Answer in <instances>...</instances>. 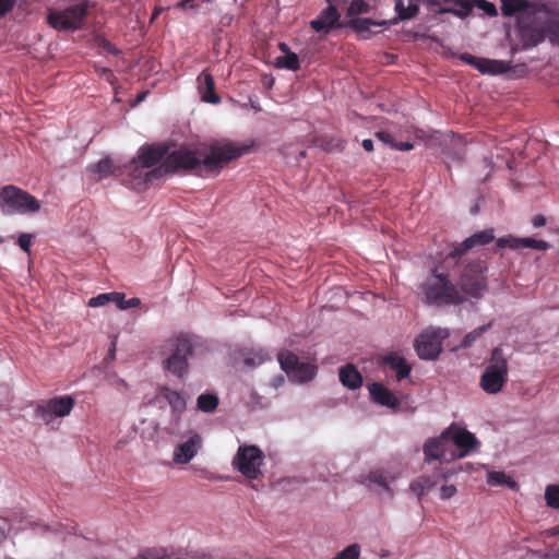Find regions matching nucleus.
Listing matches in <instances>:
<instances>
[{"instance_id": "nucleus-5", "label": "nucleus", "mask_w": 559, "mask_h": 559, "mask_svg": "<svg viewBox=\"0 0 559 559\" xmlns=\"http://www.w3.org/2000/svg\"><path fill=\"white\" fill-rule=\"evenodd\" d=\"M549 20V13L544 9H538L530 17L520 20V23H518V36L524 47L538 45L551 33L552 25Z\"/></svg>"}, {"instance_id": "nucleus-27", "label": "nucleus", "mask_w": 559, "mask_h": 559, "mask_svg": "<svg viewBox=\"0 0 559 559\" xmlns=\"http://www.w3.org/2000/svg\"><path fill=\"white\" fill-rule=\"evenodd\" d=\"M441 477H444V475L433 474L431 476H420L411 483L409 488L420 500L431 488L438 484Z\"/></svg>"}, {"instance_id": "nucleus-49", "label": "nucleus", "mask_w": 559, "mask_h": 559, "mask_svg": "<svg viewBox=\"0 0 559 559\" xmlns=\"http://www.w3.org/2000/svg\"><path fill=\"white\" fill-rule=\"evenodd\" d=\"M376 136L384 144L390 145L391 147H394L395 141L393 140L392 135L389 132L385 131H379L376 133Z\"/></svg>"}, {"instance_id": "nucleus-53", "label": "nucleus", "mask_w": 559, "mask_h": 559, "mask_svg": "<svg viewBox=\"0 0 559 559\" xmlns=\"http://www.w3.org/2000/svg\"><path fill=\"white\" fill-rule=\"evenodd\" d=\"M532 224L536 228L542 227V226H544L546 224V218L542 214L535 215L533 221H532Z\"/></svg>"}, {"instance_id": "nucleus-32", "label": "nucleus", "mask_w": 559, "mask_h": 559, "mask_svg": "<svg viewBox=\"0 0 559 559\" xmlns=\"http://www.w3.org/2000/svg\"><path fill=\"white\" fill-rule=\"evenodd\" d=\"M218 397L213 393L201 394L197 400V407L203 413H213L218 406Z\"/></svg>"}, {"instance_id": "nucleus-21", "label": "nucleus", "mask_w": 559, "mask_h": 559, "mask_svg": "<svg viewBox=\"0 0 559 559\" xmlns=\"http://www.w3.org/2000/svg\"><path fill=\"white\" fill-rule=\"evenodd\" d=\"M461 59L474 66L481 73L497 74L506 71V64L502 61L479 59L468 53H464Z\"/></svg>"}, {"instance_id": "nucleus-22", "label": "nucleus", "mask_w": 559, "mask_h": 559, "mask_svg": "<svg viewBox=\"0 0 559 559\" xmlns=\"http://www.w3.org/2000/svg\"><path fill=\"white\" fill-rule=\"evenodd\" d=\"M167 155V148L164 146H146L143 147L138 157L133 160H138V163L146 168H151L157 165L162 159L164 160Z\"/></svg>"}, {"instance_id": "nucleus-28", "label": "nucleus", "mask_w": 559, "mask_h": 559, "mask_svg": "<svg viewBox=\"0 0 559 559\" xmlns=\"http://www.w3.org/2000/svg\"><path fill=\"white\" fill-rule=\"evenodd\" d=\"M160 395L169 403L174 412L181 413L186 408L183 396L169 388H162Z\"/></svg>"}, {"instance_id": "nucleus-14", "label": "nucleus", "mask_w": 559, "mask_h": 559, "mask_svg": "<svg viewBox=\"0 0 559 559\" xmlns=\"http://www.w3.org/2000/svg\"><path fill=\"white\" fill-rule=\"evenodd\" d=\"M495 239L493 229H485L475 233L471 237L466 238L461 243L456 245L453 250L445 258V262L449 260H456L465 254L468 250L476 246H485L490 243Z\"/></svg>"}, {"instance_id": "nucleus-29", "label": "nucleus", "mask_w": 559, "mask_h": 559, "mask_svg": "<svg viewBox=\"0 0 559 559\" xmlns=\"http://www.w3.org/2000/svg\"><path fill=\"white\" fill-rule=\"evenodd\" d=\"M394 8L397 13V19L401 21L414 19L419 12V5L415 1H411L408 5L405 7L403 0H395Z\"/></svg>"}, {"instance_id": "nucleus-26", "label": "nucleus", "mask_w": 559, "mask_h": 559, "mask_svg": "<svg viewBox=\"0 0 559 559\" xmlns=\"http://www.w3.org/2000/svg\"><path fill=\"white\" fill-rule=\"evenodd\" d=\"M338 377L341 383L349 390H356L362 384V376L353 364L342 367Z\"/></svg>"}, {"instance_id": "nucleus-2", "label": "nucleus", "mask_w": 559, "mask_h": 559, "mask_svg": "<svg viewBox=\"0 0 559 559\" xmlns=\"http://www.w3.org/2000/svg\"><path fill=\"white\" fill-rule=\"evenodd\" d=\"M426 301L436 306H457L465 301V297L449 278L448 274L432 270L431 275L421 286Z\"/></svg>"}, {"instance_id": "nucleus-43", "label": "nucleus", "mask_w": 559, "mask_h": 559, "mask_svg": "<svg viewBox=\"0 0 559 559\" xmlns=\"http://www.w3.org/2000/svg\"><path fill=\"white\" fill-rule=\"evenodd\" d=\"M369 10V5L364 0H352L347 14L349 16L357 15L360 13H367Z\"/></svg>"}, {"instance_id": "nucleus-15", "label": "nucleus", "mask_w": 559, "mask_h": 559, "mask_svg": "<svg viewBox=\"0 0 559 559\" xmlns=\"http://www.w3.org/2000/svg\"><path fill=\"white\" fill-rule=\"evenodd\" d=\"M202 445V438L199 433L193 432L189 439L178 444L174 450V462L177 464L189 463L198 453Z\"/></svg>"}, {"instance_id": "nucleus-40", "label": "nucleus", "mask_w": 559, "mask_h": 559, "mask_svg": "<svg viewBox=\"0 0 559 559\" xmlns=\"http://www.w3.org/2000/svg\"><path fill=\"white\" fill-rule=\"evenodd\" d=\"M360 547L358 544H352L342 551L337 552L333 559H359Z\"/></svg>"}, {"instance_id": "nucleus-23", "label": "nucleus", "mask_w": 559, "mask_h": 559, "mask_svg": "<svg viewBox=\"0 0 559 559\" xmlns=\"http://www.w3.org/2000/svg\"><path fill=\"white\" fill-rule=\"evenodd\" d=\"M368 389L376 403L388 407H396L399 405L396 396L382 383L373 382Z\"/></svg>"}, {"instance_id": "nucleus-12", "label": "nucleus", "mask_w": 559, "mask_h": 559, "mask_svg": "<svg viewBox=\"0 0 559 559\" xmlns=\"http://www.w3.org/2000/svg\"><path fill=\"white\" fill-rule=\"evenodd\" d=\"M443 439H447L448 445L454 444L460 449L459 454H453L452 457L462 459L474 450L478 444V440L474 433L465 428H461L452 424L443 431Z\"/></svg>"}, {"instance_id": "nucleus-24", "label": "nucleus", "mask_w": 559, "mask_h": 559, "mask_svg": "<svg viewBox=\"0 0 559 559\" xmlns=\"http://www.w3.org/2000/svg\"><path fill=\"white\" fill-rule=\"evenodd\" d=\"M447 439H443V432L437 439L428 440L424 445V454L428 462L432 460H447L448 450Z\"/></svg>"}, {"instance_id": "nucleus-3", "label": "nucleus", "mask_w": 559, "mask_h": 559, "mask_svg": "<svg viewBox=\"0 0 559 559\" xmlns=\"http://www.w3.org/2000/svg\"><path fill=\"white\" fill-rule=\"evenodd\" d=\"M40 210V202L29 192L8 185L0 190V211L3 215L33 214Z\"/></svg>"}, {"instance_id": "nucleus-51", "label": "nucleus", "mask_w": 559, "mask_h": 559, "mask_svg": "<svg viewBox=\"0 0 559 559\" xmlns=\"http://www.w3.org/2000/svg\"><path fill=\"white\" fill-rule=\"evenodd\" d=\"M414 147L413 143L411 142H395L394 147L399 151H409Z\"/></svg>"}, {"instance_id": "nucleus-6", "label": "nucleus", "mask_w": 559, "mask_h": 559, "mask_svg": "<svg viewBox=\"0 0 559 559\" xmlns=\"http://www.w3.org/2000/svg\"><path fill=\"white\" fill-rule=\"evenodd\" d=\"M170 355L164 360V369L178 378H183L189 370L188 359L193 355V344L190 336L179 334L169 341Z\"/></svg>"}, {"instance_id": "nucleus-59", "label": "nucleus", "mask_w": 559, "mask_h": 559, "mask_svg": "<svg viewBox=\"0 0 559 559\" xmlns=\"http://www.w3.org/2000/svg\"><path fill=\"white\" fill-rule=\"evenodd\" d=\"M144 98V95H140L139 100H142Z\"/></svg>"}, {"instance_id": "nucleus-8", "label": "nucleus", "mask_w": 559, "mask_h": 559, "mask_svg": "<svg viewBox=\"0 0 559 559\" xmlns=\"http://www.w3.org/2000/svg\"><path fill=\"white\" fill-rule=\"evenodd\" d=\"M87 12V3L80 2L63 10L51 11L48 23L57 31L80 29L85 24Z\"/></svg>"}, {"instance_id": "nucleus-13", "label": "nucleus", "mask_w": 559, "mask_h": 559, "mask_svg": "<svg viewBox=\"0 0 559 559\" xmlns=\"http://www.w3.org/2000/svg\"><path fill=\"white\" fill-rule=\"evenodd\" d=\"M126 170L128 171V178L124 179V183L138 191L145 189L147 183H152L163 177L153 175L155 168L148 169L133 159L126 166Z\"/></svg>"}, {"instance_id": "nucleus-50", "label": "nucleus", "mask_w": 559, "mask_h": 559, "mask_svg": "<svg viewBox=\"0 0 559 559\" xmlns=\"http://www.w3.org/2000/svg\"><path fill=\"white\" fill-rule=\"evenodd\" d=\"M15 4V0H0V16L5 15Z\"/></svg>"}, {"instance_id": "nucleus-9", "label": "nucleus", "mask_w": 559, "mask_h": 559, "mask_svg": "<svg viewBox=\"0 0 559 559\" xmlns=\"http://www.w3.org/2000/svg\"><path fill=\"white\" fill-rule=\"evenodd\" d=\"M487 266L480 259L469 261L461 272L459 283L463 293L479 298L487 287Z\"/></svg>"}, {"instance_id": "nucleus-47", "label": "nucleus", "mask_w": 559, "mask_h": 559, "mask_svg": "<svg viewBox=\"0 0 559 559\" xmlns=\"http://www.w3.org/2000/svg\"><path fill=\"white\" fill-rule=\"evenodd\" d=\"M111 302H115L120 310H126V295L123 293L112 292Z\"/></svg>"}, {"instance_id": "nucleus-55", "label": "nucleus", "mask_w": 559, "mask_h": 559, "mask_svg": "<svg viewBox=\"0 0 559 559\" xmlns=\"http://www.w3.org/2000/svg\"><path fill=\"white\" fill-rule=\"evenodd\" d=\"M361 145L367 152L373 151V141L371 139H365Z\"/></svg>"}, {"instance_id": "nucleus-39", "label": "nucleus", "mask_w": 559, "mask_h": 559, "mask_svg": "<svg viewBox=\"0 0 559 559\" xmlns=\"http://www.w3.org/2000/svg\"><path fill=\"white\" fill-rule=\"evenodd\" d=\"M546 504L552 509H559V485H548L545 490Z\"/></svg>"}, {"instance_id": "nucleus-30", "label": "nucleus", "mask_w": 559, "mask_h": 559, "mask_svg": "<svg viewBox=\"0 0 559 559\" xmlns=\"http://www.w3.org/2000/svg\"><path fill=\"white\" fill-rule=\"evenodd\" d=\"M274 64L278 69L297 71L300 68L299 57L295 52H289L275 58Z\"/></svg>"}, {"instance_id": "nucleus-16", "label": "nucleus", "mask_w": 559, "mask_h": 559, "mask_svg": "<svg viewBox=\"0 0 559 559\" xmlns=\"http://www.w3.org/2000/svg\"><path fill=\"white\" fill-rule=\"evenodd\" d=\"M396 475H393L391 472L384 468H377L370 471L367 475H360L358 478V483L366 486L377 485L383 488L389 497L393 496V490L390 487V484L396 479Z\"/></svg>"}, {"instance_id": "nucleus-19", "label": "nucleus", "mask_w": 559, "mask_h": 559, "mask_svg": "<svg viewBox=\"0 0 559 559\" xmlns=\"http://www.w3.org/2000/svg\"><path fill=\"white\" fill-rule=\"evenodd\" d=\"M197 83L202 102L210 104H218L221 102V97L215 92L214 78L210 72L206 70L202 71L197 78Z\"/></svg>"}, {"instance_id": "nucleus-42", "label": "nucleus", "mask_w": 559, "mask_h": 559, "mask_svg": "<svg viewBox=\"0 0 559 559\" xmlns=\"http://www.w3.org/2000/svg\"><path fill=\"white\" fill-rule=\"evenodd\" d=\"M383 24H385V22H383ZM372 25H382V23H376L369 19H356L353 21V27L359 34L369 32Z\"/></svg>"}, {"instance_id": "nucleus-36", "label": "nucleus", "mask_w": 559, "mask_h": 559, "mask_svg": "<svg viewBox=\"0 0 559 559\" xmlns=\"http://www.w3.org/2000/svg\"><path fill=\"white\" fill-rule=\"evenodd\" d=\"M91 171L99 175V179H103L110 174L115 173L112 160L108 157L100 159L98 163L91 166Z\"/></svg>"}, {"instance_id": "nucleus-7", "label": "nucleus", "mask_w": 559, "mask_h": 559, "mask_svg": "<svg viewBox=\"0 0 559 559\" xmlns=\"http://www.w3.org/2000/svg\"><path fill=\"white\" fill-rule=\"evenodd\" d=\"M264 453L257 445H240L233 459V467L248 479H259L263 473L261 467Z\"/></svg>"}, {"instance_id": "nucleus-11", "label": "nucleus", "mask_w": 559, "mask_h": 559, "mask_svg": "<svg viewBox=\"0 0 559 559\" xmlns=\"http://www.w3.org/2000/svg\"><path fill=\"white\" fill-rule=\"evenodd\" d=\"M74 406V400L70 395L56 396L38 404L35 408V416L45 424H49L53 418L68 416Z\"/></svg>"}, {"instance_id": "nucleus-18", "label": "nucleus", "mask_w": 559, "mask_h": 559, "mask_svg": "<svg viewBox=\"0 0 559 559\" xmlns=\"http://www.w3.org/2000/svg\"><path fill=\"white\" fill-rule=\"evenodd\" d=\"M538 9L528 0H501V12L504 16L516 15L518 23L520 20L530 17Z\"/></svg>"}, {"instance_id": "nucleus-48", "label": "nucleus", "mask_w": 559, "mask_h": 559, "mask_svg": "<svg viewBox=\"0 0 559 559\" xmlns=\"http://www.w3.org/2000/svg\"><path fill=\"white\" fill-rule=\"evenodd\" d=\"M456 493V487L454 485H443L440 488V497L441 499H450Z\"/></svg>"}, {"instance_id": "nucleus-25", "label": "nucleus", "mask_w": 559, "mask_h": 559, "mask_svg": "<svg viewBox=\"0 0 559 559\" xmlns=\"http://www.w3.org/2000/svg\"><path fill=\"white\" fill-rule=\"evenodd\" d=\"M385 366L396 371L397 381H402L411 373V366L399 353H390L382 358Z\"/></svg>"}, {"instance_id": "nucleus-52", "label": "nucleus", "mask_w": 559, "mask_h": 559, "mask_svg": "<svg viewBox=\"0 0 559 559\" xmlns=\"http://www.w3.org/2000/svg\"><path fill=\"white\" fill-rule=\"evenodd\" d=\"M194 1L195 0H181L180 2H178L177 4V8L179 9H195L197 7L194 5Z\"/></svg>"}, {"instance_id": "nucleus-1", "label": "nucleus", "mask_w": 559, "mask_h": 559, "mask_svg": "<svg viewBox=\"0 0 559 559\" xmlns=\"http://www.w3.org/2000/svg\"><path fill=\"white\" fill-rule=\"evenodd\" d=\"M250 151V146L229 140H221L203 145L194 152L187 148L175 150L166 155L164 162L155 167L154 176H165L179 170L218 174L230 162L238 159Z\"/></svg>"}, {"instance_id": "nucleus-35", "label": "nucleus", "mask_w": 559, "mask_h": 559, "mask_svg": "<svg viewBox=\"0 0 559 559\" xmlns=\"http://www.w3.org/2000/svg\"><path fill=\"white\" fill-rule=\"evenodd\" d=\"M491 325H492V323L489 322L488 324L478 326V328L474 329L473 331H471L469 333H467L461 342V347L462 348L471 347L476 342V340H478L487 330H489L491 328Z\"/></svg>"}, {"instance_id": "nucleus-41", "label": "nucleus", "mask_w": 559, "mask_h": 559, "mask_svg": "<svg viewBox=\"0 0 559 559\" xmlns=\"http://www.w3.org/2000/svg\"><path fill=\"white\" fill-rule=\"evenodd\" d=\"M267 358V355L265 353H263L262 350L260 352H252V353H249L245 359H243V362L247 367H257L259 365H261L263 361H265V359Z\"/></svg>"}, {"instance_id": "nucleus-46", "label": "nucleus", "mask_w": 559, "mask_h": 559, "mask_svg": "<svg viewBox=\"0 0 559 559\" xmlns=\"http://www.w3.org/2000/svg\"><path fill=\"white\" fill-rule=\"evenodd\" d=\"M32 238L33 236L31 234H21L17 239V243L20 248L24 251L29 253L31 245H32Z\"/></svg>"}, {"instance_id": "nucleus-34", "label": "nucleus", "mask_w": 559, "mask_h": 559, "mask_svg": "<svg viewBox=\"0 0 559 559\" xmlns=\"http://www.w3.org/2000/svg\"><path fill=\"white\" fill-rule=\"evenodd\" d=\"M487 483L490 486H508L514 488L516 483L504 472H490L487 476Z\"/></svg>"}, {"instance_id": "nucleus-20", "label": "nucleus", "mask_w": 559, "mask_h": 559, "mask_svg": "<svg viewBox=\"0 0 559 559\" xmlns=\"http://www.w3.org/2000/svg\"><path fill=\"white\" fill-rule=\"evenodd\" d=\"M340 20V13L335 5L330 4L325 8L317 19L310 22V26L316 32H324L328 33L330 29L336 26Z\"/></svg>"}, {"instance_id": "nucleus-17", "label": "nucleus", "mask_w": 559, "mask_h": 559, "mask_svg": "<svg viewBox=\"0 0 559 559\" xmlns=\"http://www.w3.org/2000/svg\"><path fill=\"white\" fill-rule=\"evenodd\" d=\"M497 246L499 248H510V249H523L531 248L539 251H546L550 248V245L544 240H537L531 237L518 238L513 236L501 237L497 240Z\"/></svg>"}, {"instance_id": "nucleus-57", "label": "nucleus", "mask_w": 559, "mask_h": 559, "mask_svg": "<svg viewBox=\"0 0 559 559\" xmlns=\"http://www.w3.org/2000/svg\"><path fill=\"white\" fill-rule=\"evenodd\" d=\"M278 48L284 55L292 52L289 47L285 43H280Z\"/></svg>"}, {"instance_id": "nucleus-31", "label": "nucleus", "mask_w": 559, "mask_h": 559, "mask_svg": "<svg viewBox=\"0 0 559 559\" xmlns=\"http://www.w3.org/2000/svg\"><path fill=\"white\" fill-rule=\"evenodd\" d=\"M278 362L281 365V368L290 376L292 372L295 370L297 365L299 364V359L296 354L289 350H282L278 353L277 356Z\"/></svg>"}, {"instance_id": "nucleus-37", "label": "nucleus", "mask_w": 559, "mask_h": 559, "mask_svg": "<svg viewBox=\"0 0 559 559\" xmlns=\"http://www.w3.org/2000/svg\"><path fill=\"white\" fill-rule=\"evenodd\" d=\"M318 145L326 152H334V151L341 152L345 147V142L338 138L323 136L319 140Z\"/></svg>"}, {"instance_id": "nucleus-38", "label": "nucleus", "mask_w": 559, "mask_h": 559, "mask_svg": "<svg viewBox=\"0 0 559 559\" xmlns=\"http://www.w3.org/2000/svg\"><path fill=\"white\" fill-rule=\"evenodd\" d=\"M456 5H460L459 10L450 8V7H442L440 9V12L453 13L454 15H456L461 19H464V17L468 16L473 10L472 0L471 1L459 0V3Z\"/></svg>"}, {"instance_id": "nucleus-44", "label": "nucleus", "mask_w": 559, "mask_h": 559, "mask_svg": "<svg viewBox=\"0 0 559 559\" xmlns=\"http://www.w3.org/2000/svg\"><path fill=\"white\" fill-rule=\"evenodd\" d=\"M472 2L480 10H483L488 16H497L498 11L492 2L487 0H472Z\"/></svg>"}, {"instance_id": "nucleus-10", "label": "nucleus", "mask_w": 559, "mask_h": 559, "mask_svg": "<svg viewBox=\"0 0 559 559\" xmlns=\"http://www.w3.org/2000/svg\"><path fill=\"white\" fill-rule=\"evenodd\" d=\"M449 336L445 329H428L419 334L414 343L415 350L419 358L435 360L442 350V341Z\"/></svg>"}, {"instance_id": "nucleus-58", "label": "nucleus", "mask_w": 559, "mask_h": 559, "mask_svg": "<svg viewBox=\"0 0 559 559\" xmlns=\"http://www.w3.org/2000/svg\"><path fill=\"white\" fill-rule=\"evenodd\" d=\"M299 156L300 157H305L306 156V152L305 151L300 152Z\"/></svg>"}, {"instance_id": "nucleus-54", "label": "nucleus", "mask_w": 559, "mask_h": 559, "mask_svg": "<svg viewBox=\"0 0 559 559\" xmlns=\"http://www.w3.org/2000/svg\"><path fill=\"white\" fill-rule=\"evenodd\" d=\"M141 305V299L138 297L130 298L126 300V309L135 308Z\"/></svg>"}, {"instance_id": "nucleus-4", "label": "nucleus", "mask_w": 559, "mask_h": 559, "mask_svg": "<svg viewBox=\"0 0 559 559\" xmlns=\"http://www.w3.org/2000/svg\"><path fill=\"white\" fill-rule=\"evenodd\" d=\"M508 360L501 347L491 350L488 364L480 376L479 386L488 394L502 391L508 381Z\"/></svg>"}, {"instance_id": "nucleus-45", "label": "nucleus", "mask_w": 559, "mask_h": 559, "mask_svg": "<svg viewBox=\"0 0 559 559\" xmlns=\"http://www.w3.org/2000/svg\"><path fill=\"white\" fill-rule=\"evenodd\" d=\"M111 293H104V294H99L98 296L96 297H92L87 305L88 307H92V308H97V307H103L105 305H107L108 302H111Z\"/></svg>"}, {"instance_id": "nucleus-33", "label": "nucleus", "mask_w": 559, "mask_h": 559, "mask_svg": "<svg viewBox=\"0 0 559 559\" xmlns=\"http://www.w3.org/2000/svg\"><path fill=\"white\" fill-rule=\"evenodd\" d=\"M317 369L310 364L299 362L290 376L300 382H307L314 378Z\"/></svg>"}, {"instance_id": "nucleus-56", "label": "nucleus", "mask_w": 559, "mask_h": 559, "mask_svg": "<svg viewBox=\"0 0 559 559\" xmlns=\"http://www.w3.org/2000/svg\"><path fill=\"white\" fill-rule=\"evenodd\" d=\"M459 0H436V4H447L451 8V5H456Z\"/></svg>"}]
</instances>
